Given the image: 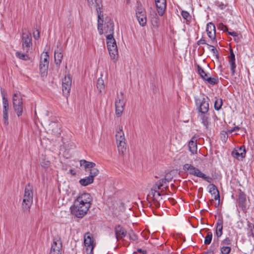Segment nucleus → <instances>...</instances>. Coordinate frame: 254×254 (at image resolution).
Wrapping results in <instances>:
<instances>
[{"label": "nucleus", "instance_id": "nucleus-1", "mask_svg": "<svg viewBox=\"0 0 254 254\" xmlns=\"http://www.w3.org/2000/svg\"><path fill=\"white\" fill-rule=\"evenodd\" d=\"M92 201V198L89 193H80L70 207L72 214L77 218L83 217L91 207Z\"/></svg>", "mask_w": 254, "mask_h": 254}, {"label": "nucleus", "instance_id": "nucleus-2", "mask_svg": "<svg viewBox=\"0 0 254 254\" xmlns=\"http://www.w3.org/2000/svg\"><path fill=\"white\" fill-rule=\"evenodd\" d=\"M33 200V189L32 186L28 184L25 188L22 203V209L24 212L29 211Z\"/></svg>", "mask_w": 254, "mask_h": 254}, {"label": "nucleus", "instance_id": "nucleus-3", "mask_svg": "<svg viewBox=\"0 0 254 254\" xmlns=\"http://www.w3.org/2000/svg\"><path fill=\"white\" fill-rule=\"evenodd\" d=\"M116 143L120 154L124 155L126 152V142L122 126H119L116 133Z\"/></svg>", "mask_w": 254, "mask_h": 254}, {"label": "nucleus", "instance_id": "nucleus-4", "mask_svg": "<svg viewBox=\"0 0 254 254\" xmlns=\"http://www.w3.org/2000/svg\"><path fill=\"white\" fill-rule=\"evenodd\" d=\"M183 170L190 175L203 179L208 183L211 181V178L202 173L199 169L195 167L192 164H185L183 167Z\"/></svg>", "mask_w": 254, "mask_h": 254}, {"label": "nucleus", "instance_id": "nucleus-5", "mask_svg": "<svg viewBox=\"0 0 254 254\" xmlns=\"http://www.w3.org/2000/svg\"><path fill=\"white\" fill-rule=\"evenodd\" d=\"M107 45L110 57L112 60L117 61L118 58V50L115 39L111 34L106 35Z\"/></svg>", "mask_w": 254, "mask_h": 254}, {"label": "nucleus", "instance_id": "nucleus-6", "mask_svg": "<svg viewBox=\"0 0 254 254\" xmlns=\"http://www.w3.org/2000/svg\"><path fill=\"white\" fill-rule=\"evenodd\" d=\"M103 16L98 20V30L100 35L106 34L113 35L114 34V23L111 20H109L104 25L103 28L102 23L103 21Z\"/></svg>", "mask_w": 254, "mask_h": 254}, {"label": "nucleus", "instance_id": "nucleus-7", "mask_svg": "<svg viewBox=\"0 0 254 254\" xmlns=\"http://www.w3.org/2000/svg\"><path fill=\"white\" fill-rule=\"evenodd\" d=\"M32 37L31 33L26 29L22 30V46L23 50L28 53L32 50Z\"/></svg>", "mask_w": 254, "mask_h": 254}, {"label": "nucleus", "instance_id": "nucleus-8", "mask_svg": "<svg viewBox=\"0 0 254 254\" xmlns=\"http://www.w3.org/2000/svg\"><path fill=\"white\" fill-rule=\"evenodd\" d=\"M13 109L18 117L22 115L23 113L22 98L20 93H15L12 96Z\"/></svg>", "mask_w": 254, "mask_h": 254}, {"label": "nucleus", "instance_id": "nucleus-9", "mask_svg": "<svg viewBox=\"0 0 254 254\" xmlns=\"http://www.w3.org/2000/svg\"><path fill=\"white\" fill-rule=\"evenodd\" d=\"M49 56L47 52L43 53L41 56L40 62V71L42 76H46L49 67Z\"/></svg>", "mask_w": 254, "mask_h": 254}, {"label": "nucleus", "instance_id": "nucleus-10", "mask_svg": "<svg viewBox=\"0 0 254 254\" xmlns=\"http://www.w3.org/2000/svg\"><path fill=\"white\" fill-rule=\"evenodd\" d=\"M125 100L122 92L118 94L115 101L116 115L117 117H121L124 110Z\"/></svg>", "mask_w": 254, "mask_h": 254}, {"label": "nucleus", "instance_id": "nucleus-11", "mask_svg": "<svg viewBox=\"0 0 254 254\" xmlns=\"http://www.w3.org/2000/svg\"><path fill=\"white\" fill-rule=\"evenodd\" d=\"M84 243L86 247V251L87 254H93V250L95 246L94 238L91 236L89 232L85 234L84 237Z\"/></svg>", "mask_w": 254, "mask_h": 254}, {"label": "nucleus", "instance_id": "nucleus-12", "mask_svg": "<svg viewBox=\"0 0 254 254\" xmlns=\"http://www.w3.org/2000/svg\"><path fill=\"white\" fill-rule=\"evenodd\" d=\"M1 92L2 98L3 122L5 126H7L9 124L8 114L9 109L8 101V99L5 97V95L4 93V91L1 90Z\"/></svg>", "mask_w": 254, "mask_h": 254}, {"label": "nucleus", "instance_id": "nucleus-13", "mask_svg": "<svg viewBox=\"0 0 254 254\" xmlns=\"http://www.w3.org/2000/svg\"><path fill=\"white\" fill-rule=\"evenodd\" d=\"M72 79L71 76L68 74L65 75L63 79L62 82V90L63 94L64 96L67 97L70 93Z\"/></svg>", "mask_w": 254, "mask_h": 254}, {"label": "nucleus", "instance_id": "nucleus-14", "mask_svg": "<svg viewBox=\"0 0 254 254\" xmlns=\"http://www.w3.org/2000/svg\"><path fill=\"white\" fill-rule=\"evenodd\" d=\"M99 173L98 169H93L91 173H89V176L84 178L81 179L79 180L80 184L82 186H87L93 183L94 177H96Z\"/></svg>", "mask_w": 254, "mask_h": 254}, {"label": "nucleus", "instance_id": "nucleus-15", "mask_svg": "<svg viewBox=\"0 0 254 254\" xmlns=\"http://www.w3.org/2000/svg\"><path fill=\"white\" fill-rule=\"evenodd\" d=\"M87 2L89 6L91 8L96 9L99 19L103 17V12L101 10V0H87Z\"/></svg>", "mask_w": 254, "mask_h": 254}, {"label": "nucleus", "instance_id": "nucleus-16", "mask_svg": "<svg viewBox=\"0 0 254 254\" xmlns=\"http://www.w3.org/2000/svg\"><path fill=\"white\" fill-rule=\"evenodd\" d=\"M158 190H159L154 189V188H152L150 192V194L152 195L154 204L156 207H159L160 205L159 201L160 199H162L160 196L161 195L166 194L165 193H161L159 192Z\"/></svg>", "mask_w": 254, "mask_h": 254}, {"label": "nucleus", "instance_id": "nucleus-17", "mask_svg": "<svg viewBox=\"0 0 254 254\" xmlns=\"http://www.w3.org/2000/svg\"><path fill=\"white\" fill-rule=\"evenodd\" d=\"M157 11L160 16H163L166 8V0H154Z\"/></svg>", "mask_w": 254, "mask_h": 254}, {"label": "nucleus", "instance_id": "nucleus-18", "mask_svg": "<svg viewBox=\"0 0 254 254\" xmlns=\"http://www.w3.org/2000/svg\"><path fill=\"white\" fill-rule=\"evenodd\" d=\"M232 155L234 158H236L238 160H241L245 157L246 151L245 148L243 146L236 148L232 152Z\"/></svg>", "mask_w": 254, "mask_h": 254}, {"label": "nucleus", "instance_id": "nucleus-19", "mask_svg": "<svg viewBox=\"0 0 254 254\" xmlns=\"http://www.w3.org/2000/svg\"><path fill=\"white\" fill-rule=\"evenodd\" d=\"M62 244L60 240H54L52 245L50 254H61Z\"/></svg>", "mask_w": 254, "mask_h": 254}, {"label": "nucleus", "instance_id": "nucleus-20", "mask_svg": "<svg viewBox=\"0 0 254 254\" xmlns=\"http://www.w3.org/2000/svg\"><path fill=\"white\" fill-rule=\"evenodd\" d=\"M115 233L117 241L123 239L127 235V231L120 225L115 227Z\"/></svg>", "mask_w": 254, "mask_h": 254}, {"label": "nucleus", "instance_id": "nucleus-21", "mask_svg": "<svg viewBox=\"0 0 254 254\" xmlns=\"http://www.w3.org/2000/svg\"><path fill=\"white\" fill-rule=\"evenodd\" d=\"M81 166L84 167L86 172H89L91 173L93 169H97L95 168L96 164L93 162H88L85 160H81L80 161Z\"/></svg>", "mask_w": 254, "mask_h": 254}, {"label": "nucleus", "instance_id": "nucleus-22", "mask_svg": "<svg viewBox=\"0 0 254 254\" xmlns=\"http://www.w3.org/2000/svg\"><path fill=\"white\" fill-rule=\"evenodd\" d=\"M199 112L202 114L207 113L209 109V104L207 99L202 98V100L199 101Z\"/></svg>", "mask_w": 254, "mask_h": 254}, {"label": "nucleus", "instance_id": "nucleus-23", "mask_svg": "<svg viewBox=\"0 0 254 254\" xmlns=\"http://www.w3.org/2000/svg\"><path fill=\"white\" fill-rule=\"evenodd\" d=\"M215 27L212 22H209L207 25L206 31L208 36L211 39L215 38Z\"/></svg>", "mask_w": 254, "mask_h": 254}, {"label": "nucleus", "instance_id": "nucleus-24", "mask_svg": "<svg viewBox=\"0 0 254 254\" xmlns=\"http://www.w3.org/2000/svg\"><path fill=\"white\" fill-rule=\"evenodd\" d=\"M209 192L214 195V199L215 200H219L220 198L219 192L215 185L210 184L208 186Z\"/></svg>", "mask_w": 254, "mask_h": 254}, {"label": "nucleus", "instance_id": "nucleus-25", "mask_svg": "<svg viewBox=\"0 0 254 254\" xmlns=\"http://www.w3.org/2000/svg\"><path fill=\"white\" fill-rule=\"evenodd\" d=\"M189 150L192 154H196L197 152L196 139L195 138H192L189 142Z\"/></svg>", "mask_w": 254, "mask_h": 254}, {"label": "nucleus", "instance_id": "nucleus-26", "mask_svg": "<svg viewBox=\"0 0 254 254\" xmlns=\"http://www.w3.org/2000/svg\"><path fill=\"white\" fill-rule=\"evenodd\" d=\"M168 175H166L164 179H161L157 181L155 185L153 187L154 189L160 190L164 184L169 182L171 180V178L167 179Z\"/></svg>", "mask_w": 254, "mask_h": 254}, {"label": "nucleus", "instance_id": "nucleus-27", "mask_svg": "<svg viewBox=\"0 0 254 254\" xmlns=\"http://www.w3.org/2000/svg\"><path fill=\"white\" fill-rule=\"evenodd\" d=\"M63 58V55L61 49H58L57 50H55V61L56 64L58 65H60L61 64L62 59Z\"/></svg>", "mask_w": 254, "mask_h": 254}, {"label": "nucleus", "instance_id": "nucleus-28", "mask_svg": "<svg viewBox=\"0 0 254 254\" xmlns=\"http://www.w3.org/2000/svg\"><path fill=\"white\" fill-rule=\"evenodd\" d=\"M151 22L152 26L155 28H158L160 26V19L155 12H154L153 14L151 15Z\"/></svg>", "mask_w": 254, "mask_h": 254}, {"label": "nucleus", "instance_id": "nucleus-29", "mask_svg": "<svg viewBox=\"0 0 254 254\" xmlns=\"http://www.w3.org/2000/svg\"><path fill=\"white\" fill-rule=\"evenodd\" d=\"M49 130H51L54 134L56 135L60 134V128L57 123L52 122L49 124Z\"/></svg>", "mask_w": 254, "mask_h": 254}, {"label": "nucleus", "instance_id": "nucleus-30", "mask_svg": "<svg viewBox=\"0 0 254 254\" xmlns=\"http://www.w3.org/2000/svg\"><path fill=\"white\" fill-rule=\"evenodd\" d=\"M136 17L140 25L144 26L146 24L147 18L146 12L143 14H136Z\"/></svg>", "mask_w": 254, "mask_h": 254}, {"label": "nucleus", "instance_id": "nucleus-31", "mask_svg": "<svg viewBox=\"0 0 254 254\" xmlns=\"http://www.w3.org/2000/svg\"><path fill=\"white\" fill-rule=\"evenodd\" d=\"M223 230V220L222 219H219L217 220L216 228V234L218 237H220L222 235Z\"/></svg>", "mask_w": 254, "mask_h": 254}, {"label": "nucleus", "instance_id": "nucleus-32", "mask_svg": "<svg viewBox=\"0 0 254 254\" xmlns=\"http://www.w3.org/2000/svg\"><path fill=\"white\" fill-rule=\"evenodd\" d=\"M246 197L245 195L243 193H240L239 196V203L243 209L246 208Z\"/></svg>", "mask_w": 254, "mask_h": 254}, {"label": "nucleus", "instance_id": "nucleus-33", "mask_svg": "<svg viewBox=\"0 0 254 254\" xmlns=\"http://www.w3.org/2000/svg\"><path fill=\"white\" fill-rule=\"evenodd\" d=\"M97 88L100 93L105 91V84L102 78H99L97 82Z\"/></svg>", "mask_w": 254, "mask_h": 254}, {"label": "nucleus", "instance_id": "nucleus-34", "mask_svg": "<svg viewBox=\"0 0 254 254\" xmlns=\"http://www.w3.org/2000/svg\"><path fill=\"white\" fill-rule=\"evenodd\" d=\"M15 54H16V57H17L18 58H19L21 60H22L24 61H27L30 59V58L27 54L22 53L20 52H17Z\"/></svg>", "mask_w": 254, "mask_h": 254}, {"label": "nucleus", "instance_id": "nucleus-35", "mask_svg": "<svg viewBox=\"0 0 254 254\" xmlns=\"http://www.w3.org/2000/svg\"><path fill=\"white\" fill-rule=\"evenodd\" d=\"M136 15L145 13V10L140 3H137L136 7Z\"/></svg>", "mask_w": 254, "mask_h": 254}, {"label": "nucleus", "instance_id": "nucleus-36", "mask_svg": "<svg viewBox=\"0 0 254 254\" xmlns=\"http://www.w3.org/2000/svg\"><path fill=\"white\" fill-rule=\"evenodd\" d=\"M204 80L207 81L208 83L212 85L217 84L219 81L218 78L211 77H209L208 76H207V77Z\"/></svg>", "mask_w": 254, "mask_h": 254}, {"label": "nucleus", "instance_id": "nucleus-37", "mask_svg": "<svg viewBox=\"0 0 254 254\" xmlns=\"http://www.w3.org/2000/svg\"><path fill=\"white\" fill-rule=\"evenodd\" d=\"M197 67L199 74L204 80H205L208 76L207 73L199 65H197Z\"/></svg>", "mask_w": 254, "mask_h": 254}, {"label": "nucleus", "instance_id": "nucleus-38", "mask_svg": "<svg viewBox=\"0 0 254 254\" xmlns=\"http://www.w3.org/2000/svg\"><path fill=\"white\" fill-rule=\"evenodd\" d=\"M223 101L221 99H216L214 103V108L215 110H219L222 107Z\"/></svg>", "mask_w": 254, "mask_h": 254}, {"label": "nucleus", "instance_id": "nucleus-39", "mask_svg": "<svg viewBox=\"0 0 254 254\" xmlns=\"http://www.w3.org/2000/svg\"><path fill=\"white\" fill-rule=\"evenodd\" d=\"M212 238V233L211 232H208L207 235L205 237L204 244L205 245H209L210 244Z\"/></svg>", "mask_w": 254, "mask_h": 254}, {"label": "nucleus", "instance_id": "nucleus-40", "mask_svg": "<svg viewBox=\"0 0 254 254\" xmlns=\"http://www.w3.org/2000/svg\"><path fill=\"white\" fill-rule=\"evenodd\" d=\"M231 248L228 246H223L221 248V252L222 254H229Z\"/></svg>", "mask_w": 254, "mask_h": 254}, {"label": "nucleus", "instance_id": "nucleus-41", "mask_svg": "<svg viewBox=\"0 0 254 254\" xmlns=\"http://www.w3.org/2000/svg\"><path fill=\"white\" fill-rule=\"evenodd\" d=\"M207 48L210 50V51L213 53L214 56H215L216 57L218 56V52L216 49L213 47V46H211L209 44H206Z\"/></svg>", "mask_w": 254, "mask_h": 254}, {"label": "nucleus", "instance_id": "nucleus-42", "mask_svg": "<svg viewBox=\"0 0 254 254\" xmlns=\"http://www.w3.org/2000/svg\"><path fill=\"white\" fill-rule=\"evenodd\" d=\"M181 14L182 17L187 21H189L190 19V15L188 12L186 11H182Z\"/></svg>", "mask_w": 254, "mask_h": 254}, {"label": "nucleus", "instance_id": "nucleus-43", "mask_svg": "<svg viewBox=\"0 0 254 254\" xmlns=\"http://www.w3.org/2000/svg\"><path fill=\"white\" fill-rule=\"evenodd\" d=\"M229 64H230L231 70L232 71V75H234L235 73V69H236V64L235 61H229Z\"/></svg>", "mask_w": 254, "mask_h": 254}, {"label": "nucleus", "instance_id": "nucleus-44", "mask_svg": "<svg viewBox=\"0 0 254 254\" xmlns=\"http://www.w3.org/2000/svg\"><path fill=\"white\" fill-rule=\"evenodd\" d=\"M202 123H203L204 126L206 128H207L209 126V122L208 118L206 116H203L202 118Z\"/></svg>", "mask_w": 254, "mask_h": 254}, {"label": "nucleus", "instance_id": "nucleus-45", "mask_svg": "<svg viewBox=\"0 0 254 254\" xmlns=\"http://www.w3.org/2000/svg\"><path fill=\"white\" fill-rule=\"evenodd\" d=\"M128 236L129 239L133 241H135L137 239V236L132 231L128 233Z\"/></svg>", "mask_w": 254, "mask_h": 254}, {"label": "nucleus", "instance_id": "nucleus-46", "mask_svg": "<svg viewBox=\"0 0 254 254\" xmlns=\"http://www.w3.org/2000/svg\"><path fill=\"white\" fill-rule=\"evenodd\" d=\"M231 244V240L229 238H226L221 242L223 245H229Z\"/></svg>", "mask_w": 254, "mask_h": 254}, {"label": "nucleus", "instance_id": "nucleus-47", "mask_svg": "<svg viewBox=\"0 0 254 254\" xmlns=\"http://www.w3.org/2000/svg\"><path fill=\"white\" fill-rule=\"evenodd\" d=\"M33 37L35 40H37L40 37V32L38 30H36L33 32Z\"/></svg>", "mask_w": 254, "mask_h": 254}, {"label": "nucleus", "instance_id": "nucleus-48", "mask_svg": "<svg viewBox=\"0 0 254 254\" xmlns=\"http://www.w3.org/2000/svg\"><path fill=\"white\" fill-rule=\"evenodd\" d=\"M218 28L221 29V30H223V31H227L228 29L227 27L224 25L223 23L219 24L218 26Z\"/></svg>", "mask_w": 254, "mask_h": 254}, {"label": "nucleus", "instance_id": "nucleus-49", "mask_svg": "<svg viewBox=\"0 0 254 254\" xmlns=\"http://www.w3.org/2000/svg\"><path fill=\"white\" fill-rule=\"evenodd\" d=\"M229 61H235V56L232 50H231V54L229 56Z\"/></svg>", "mask_w": 254, "mask_h": 254}, {"label": "nucleus", "instance_id": "nucleus-50", "mask_svg": "<svg viewBox=\"0 0 254 254\" xmlns=\"http://www.w3.org/2000/svg\"><path fill=\"white\" fill-rule=\"evenodd\" d=\"M240 128L239 127H233L231 129L229 130V131L230 133H232L234 131H238L240 129Z\"/></svg>", "mask_w": 254, "mask_h": 254}, {"label": "nucleus", "instance_id": "nucleus-51", "mask_svg": "<svg viewBox=\"0 0 254 254\" xmlns=\"http://www.w3.org/2000/svg\"><path fill=\"white\" fill-rule=\"evenodd\" d=\"M50 165V162L47 161L45 163L42 162V166L44 168H47Z\"/></svg>", "mask_w": 254, "mask_h": 254}, {"label": "nucleus", "instance_id": "nucleus-52", "mask_svg": "<svg viewBox=\"0 0 254 254\" xmlns=\"http://www.w3.org/2000/svg\"><path fill=\"white\" fill-rule=\"evenodd\" d=\"M228 34L233 37H238V33L236 32H228Z\"/></svg>", "mask_w": 254, "mask_h": 254}, {"label": "nucleus", "instance_id": "nucleus-53", "mask_svg": "<svg viewBox=\"0 0 254 254\" xmlns=\"http://www.w3.org/2000/svg\"><path fill=\"white\" fill-rule=\"evenodd\" d=\"M218 6L221 9H224V8H225L226 7V5L224 4H220L218 5Z\"/></svg>", "mask_w": 254, "mask_h": 254}, {"label": "nucleus", "instance_id": "nucleus-54", "mask_svg": "<svg viewBox=\"0 0 254 254\" xmlns=\"http://www.w3.org/2000/svg\"><path fill=\"white\" fill-rule=\"evenodd\" d=\"M198 44H205V41L203 39H201L199 41H198Z\"/></svg>", "mask_w": 254, "mask_h": 254}, {"label": "nucleus", "instance_id": "nucleus-55", "mask_svg": "<svg viewBox=\"0 0 254 254\" xmlns=\"http://www.w3.org/2000/svg\"><path fill=\"white\" fill-rule=\"evenodd\" d=\"M166 175H168V177H167V179H169L170 178H171V179H172V178H171V177H170V176L169 174H166Z\"/></svg>", "mask_w": 254, "mask_h": 254}, {"label": "nucleus", "instance_id": "nucleus-56", "mask_svg": "<svg viewBox=\"0 0 254 254\" xmlns=\"http://www.w3.org/2000/svg\"><path fill=\"white\" fill-rule=\"evenodd\" d=\"M70 173H72V174H75V173H72V172H73V170H71H71H70Z\"/></svg>", "mask_w": 254, "mask_h": 254}, {"label": "nucleus", "instance_id": "nucleus-57", "mask_svg": "<svg viewBox=\"0 0 254 254\" xmlns=\"http://www.w3.org/2000/svg\"><path fill=\"white\" fill-rule=\"evenodd\" d=\"M138 252H141V249H139V250H138Z\"/></svg>", "mask_w": 254, "mask_h": 254}, {"label": "nucleus", "instance_id": "nucleus-58", "mask_svg": "<svg viewBox=\"0 0 254 254\" xmlns=\"http://www.w3.org/2000/svg\"><path fill=\"white\" fill-rule=\"evenodd\" d=\"M165 189H168V187H166L165 188Z\"/></svg>", "mask_w": 254, "mask_h": 254}]
</instances>
